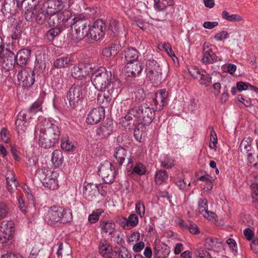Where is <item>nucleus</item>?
Segmentation results:
<instances>
[{"label": "nucleus", "instance_id": "ddd939ff", "mask_svg": "<svg viewBox=\"0 0 258 258\" xmlns=\"http://www.w3.org/2000/svg\"><path fill=\"white\" fill-rule=\"evenodd\" d=\"M14 223L12 221H4L0 223V243L5 244L12 238Z\"/></svg>", "mask_w": 258, "mask_h": 258}, {"label": "nucleus", "instance_id": "13d9d810", "mask_svg": "<svg viewBox=\"0 0 258 258\" xmlns=\"http://www.w3.org/2000/svg\"><path fill=\"white\" fill-rule=\"evenodd\" d=\"M251 86H253L249 83L247 82H238L236 84L237 89L239 92H241L246 90H251Z\"/></svg>", "mask_w": 258, "mask_h": 258}, {"label": "nucleus", "instance_id": "c03bdc74", "mask_svg": "<svg viewBox=\"0 0 258 258\" xmlns=\"http://www.w3.org/2000/svg\"><path fill=\"white\" fill-rule=\"evenodd\" d=\"M49 16L47 18L46 23L49 27H60L59 17L57 13L47 14Z\"/></svg>", "mask_w": 258, "mask_h": 258}, {"label": "nucleus", "instance_id": "603ef678", "mask_svg": "<svg viewBox=\"0 0 258 258\" xmlns=\"http://www.w3.org/2000/svg\"><path fill=\"white\" fill-rule=\"evenodd\" d=\"M123 219L126 223H128L132 227L136 226L139 223L138 217L135 214L130 215L127 219L123 218Z\"/></svg>", "mask_w": 258, "mask_h": 258}, {"label": "nucleus", "instance_id": "b1692460", "mask_svg": "<svg viewBox=\"0 0 258 258\" xmlns=\"http://www.w3.org/2000/svg\"><path fill=\"white\" fill-rule=\"evenodd\" d=\"M99 252L104 258H111L114 253L112 246L105 240H101L98 245Z\"/></svg>", "mask_w": 258, "mask_h": 258}, {"label": "nucleus", "instance_id": "6ab92c4d", "mask_svg": "<svg viewBox=\"0 0 258 258\" xmlns=\"http://www.w3.org/2000/svg\"><path fill=\"white\" fill-rule=\"evenodd\" d=\"M154 254L158 258H166L170 252L169 247L166 244L157 241L156 240L154 242Z\"/></svg>", "mask_w": 258, "mask_h": 258}, {"label": "nucleus", "instance_id": "4c0bfd02", "mask_svg": "<svg viewBox=\"0 0 258 258\" xmlns=\"http://www.w3.org/2000/svg\"><path fill=\"white\" fill-rule=\"evenodd\" d=\"M51 160L54 167L57 168L61 165L63 161V157L61 151L60 150L53 151L51 154Z\"/></svg>", "mask_w": 258, "mask_h": 258}, {"label": "nucleus", "instance_id": "f704fd0d", "mask_svg": "<svg viewBox=\"0 0 258 258\" xmlns=\"http://www.w3.org/2000/svg\"><path fill=\"white\" fill-rule=\"evenodd\" d=\"M154 8L158 12H164L167 7L172 6L174 4V0H154Z\"/></svg>", "mask_w": 258, "mask_h": 258}, {"label": "nucleus", "instance_id": "2eb2a0df", "mask_svg": "<svg viewBox=\"0 0 258 258\" xmlns=\"http://www.w3.org/2000/svg\"><path fill=\"white\" fill-rule=\"evenodd\" d=\"M105 117V109L103 106L93 108L88 114L86 121L90 124H96L99 123Z\"/></svg>", "mask_w": 258, "mask_h": 258}, {"label": "nucleus", "instance_id": "37998d69", "mask_svg": "<svg viewBox=\"0 0 258 258\" xmlns=\"http://www.w3.org/2000/svg\"><path fill=\"white\" fill-rule=\"evenodd\" d=\"M146 125L140 124L136 122L135 128L134 132V136L136 140L139 142H142V136L143 135L144 130Z\"/></svg>", "mask_w": 258, "mask_h": 258}, {"label": "nucleus", "instance_id": "1a4fd4ad", "mask_svg": "<svg viewBox=\"0 0 258 258\" xmlns=\"http://www.w3.org/2000/svg\"><path fill=\"white\" fill-rule=\"evenodd\" d=\"M25 16L28 21H35L39 24H44L46 23L49 15L46 13L43 6H37L34 9H27L25 13Z\"/></svg>", "mask_w": 258, "mask_h": 258}, {"label": "nucleus", "instance_id": "774afa93", "mask_svg": "<svg viewBox=\"0 0 258 258\" xmlns=\"http://www.w3.org/2000/svg\"><path fill=\"white\" fill-rule=\"evenodd\" d=\"M252 198L258 197V183H253L251 186Z\"/></svg>", "mask_w": 258, "mask_h": 258}, {"label": "nucleus", "instance_id": "9d476101", "mask_svg": "<svg viewBox=\"0 0 258 258\" xmlns=\"http://www.w3.org/2000/svg\"><path fill=\"white\" fill-rule=\"evenodd\" d=\"M38 177L45 188L54 190L58 187L56 173L47 169H42L38 172Z\"/></svg>", "mask_w": 258, "mask_h": 258}, {"label": "nucleus", "instance_id": "bb28decb", "mask_svg": "<svg viewBox=\"0 0 258 258\" xmlns=\"http://www.w3.org/2000/svg\"><path fill=\"white\" fill-rule=\"evenodd\" d=\"M206 43L204 45V50L202 62L205 64H212L218 61V56L211 48L206 50Z\"/></svg>", "mask_w": 258, "mask_h": 258}, {"label": "nucleus", "instance_id": "f257e3e1", "mask_svg": "<svg viewBox=\"0 0 258 258\" xmlns=\"http://www.w3.org/2000/svg\"><path fill=\"white\" fill-rule=\"evenodd\" d=\"M38 127L39 128L38 144L41 148H50L59 142L60 130L56 124L49 119L40 118Z\"/></svg>", "mask_w": 258, "mask_h": 258}, {"label": "nucleus", "instance_id": "6e6552de", "mask_svg": "<svg viewBox=\"0 0 258 258\" xmlns=\"http://www.w3.org/2000/svg\"><path fill=\"white\" fill-rule=\"evenodd\" d=\"M145 71L147 77L152 83L158 84L162 80L161 69L157 61L153 59H148L146 62Z\"/></svg>", "mask_w": 258, "mask_h": 258}, {"label": "nucleus", "instance_id": "f03ea898", "mask_svg": "<svg viewBox=\"0 0 258 258\" xmlns=\"http://www.w3.org/2000/svg\"><path fill=\"white\" fill-rule=\"evenodd\" d=\"M154 115L153 108L146 104H143L128 109L124 119L125 121H134L141 124L149 125L152 122Z\"/></svg>", "mask_w": 258, "mask_h": 258}, {"label": "nucleus", "instance_id": "f3484780", "mask_svg": "<svg viewBox=\"0 0 258 258\" xmlns=\"http://www.w3.org/2000/svg\"><path fill=\"white\" fill-rule=\"evenodd\" d=\"M168 96V92L165 89H161L156 94L153 99L155 106V111H160L163 107L167 104V100Z\"/></svg>", "mask_w": 258, "mask_h": 258}, {"label": "nucleus", "instance_id": "58836bf2", "mask_svg": "<svg viewBox=\"0 0 258 258\" xmlns=\"http://www.w3.org/2000/svg\"><path fill=\"white\" fill-rule=\"evenodd\" d=\"M121 24L116 20L112 19L110 21L108 29L109 34L111 36H115L119 33L121 29Z\"/></svg>", "mask_w": 258, "mask_h": 258}, {"label": "nucleus", "instance_id": "0e129e2a", "mask_svg": "<svg viewBox=\"0 0 258 258\" xmlns=\"http://www.w3.org/2000/svg\"><path fill=\"white\" fill-rule=\"evenodd\" d=\"M60 33V29L58 27L50 29L47 32L48 37L50 36L51 38L58 35Z\"/></svg>", "mask_w": 258, "mask_h": 258}, {"label": "nucleus", "instance_id": "423d86ee", "mask_svg": "<svg viewBox=\"0 0 258 258\" xmlns=\"http://www.w3.org/2000/svg\"><path fill=\"white\" fill-rule=\"evenodd\" d=\"M41 105V101L37 100L33 103L27 111H21L18 113V118L15 121L18 134H22L26 132L27 125L25 124L32 118V115L42 110Z\"/></svg>", "mask_w": 258, "mask_h": 258}, {"label": "nucleus", "instance_id": "393cba45", "mask_svg": "<svg viewBox=\"0 0 258 258\" xmlns=\"http://www.w3.org/2000/svg\"><path fill=\"white\" fill-rule=\"evenodd\" d=\"M31 51L28 49H22L18 51L16 56V62L18 66L23 67L28 63Z\"/></svg>", "mask_w": 258, "mask_h": 258}, {"label": "nucleus", "instance_id": "6e6d98bb", "mask_svg": "<svg viewBox=\"0 0 258 258\" xmlns=\"http://www.w3.org/2000/svg\"><path fill=\"white\" fill-rule=\"evenodd\" d=\"M248 140L250 141L249 138L246 139H244L241 141L239 146L241 152L247 153L250 151L251 147Z\"/></svg>", "mask_w": 258, "mask_h": 258}, {"label": "nucleus", "instance_id": "dca6fc26", "mask_svg": "<svg viewBox=\"0 0 258 258\" xmlns=\"http://www.w3.org/2000/svg\"><path fill=\"white\" fill-rule=\"evenodd\" d=\"M114 91V87L108 88L107 89L100 91V92L97 95V101L98 103L104 108L107 107L112 100L113 97V93Z\"/></svg>", "mask_w": 258, "mask_h": 258}, {"label": "nucleus", "instance_id": "79ce46f5", "mask_svg": "<svg viewBox=\"0 0 258 258\" xmlns=\"http://www.w3.org/2000/svg\"><path fill=\"white\" fill-rule=\"evenodd\" d=\"M168 175L166 170H159L155 174V181L157 184L165 182L168 179Z\"/></svg>", "mask_w": 258, "mask_h": 258}, {"label": "nucleus", "instance_id": "09e8293b", "mask_svg": "<svg viewBox=\"0 0 258 258\" xmlns=\"http://www.w3.org/2000/svg\"><path fill=\"white\" fill-rule=\"evenodd\" d=\"M114 252L118 255V258H131L132 254L124 246H121L118 250L114 251Z\"/></svg>", "mask_w": 258, "mask_h": 258}, {"label": "nucleus", "instance_id": "2f4dec72", "mask_svg": "<svg viewBox=\"0 0 258 258\" xmlns=\"http://www.w3.org/2000/svg\"><path fill=\"white\" fill-rule=\"evenodd\" d=\"M101 232L112 235L115 229V224L112 220H101L100 221Z\"/></svg>", "mask_w": 258, "mask_h": 258}, {"label": "nucleus", "instance_id": "7ed1b4c3", "mask_svg": "<svg viewBox=\"0 0 258 258\" xmlns=\"http://www.w3.org/2000/svg\"><path fill=\"white\" fill-rule=\"evenodd\" d=\"M72 220L73 216L70 209L56 206L50 207L44 217L45 222L51 225L58 223L66 224L71 222Z\"/></svg>", "mask_w": 258, "mask_h": 258}, {"label": "nucleus", "instance_id": "7c9ffc66", "mask_svg": "<svg viewBox=\"0 0 258 258\" xmlns=\"http://www.w3.org/2000/svg\"><path fill=\"white\" fill-rule=\"evenodd\" d=\"M85 69V64L83 63L74 66L71 69L72 77L74 79L83 80L87 75V73Z\"/></svg>", "mask_w": 258, "mask_h": 258}, {"label": "nucleus", "instance_id": "39448f33", "mask_svg": "<svg viewBox=\"0 0 258 258\" xmlns=\"http://www.w3.org/2000/svg\"><path fill=\"white\" fill-rule=\"evenodd\" d=\"M92 82L96 89L99 91L104 90L108 88L114 87V83L112 82V74L104 67H100L96 70L91 75Z\"/></svg>", "mask_w": 258, "mask_h": 258}, {"label": "nucleus", "instance_id": "aec40b11", "mask_svg": "<svg viewBox=\"0 0 258 258\" xmlns=\"http://www.w3.org/2000/svg\"><path fill=\"white\" fill-rule=\"evenodd\" d=\"M46 13H57L65 9L60 0H47L43 5Z\"/></svg>", "mask_w": 258, "mask_h": 258}, {"label": "nucleus", "instance_id": "72a5a7b5", "mask_svg": "<svg viewBox=\"0 0 258 258\" xmlns=\"http://www.w3.org/2000/svg\"><path fill=\"white\" fill-rule=\"evenodd\" d=\"M7 189L10 192H12L15 189H16L19 184L18 181L15 177V174L13 171H9L7 173Z\"/></svg>", "mask_w": 258, "mask_h": 258}, {"label": "nucleus", "instance_id": "a18cd8bd", "mask_svg": "<svg viewBox=\"0 0 258 258\" xmlns=\"http://www.w3.org/2000/svg\"><path fill=\"white\" fill-rule=\"evenodd\" d=\"M218 243L221 242L217 238L208 237L205 239V246L208 250H212Z\"/></svg>", "mask_w": 258, "mask_h": 258}, {"label": "nucleus", "instance_id": "4d7b16f0", "mask_svg": "<svg viewBox=\"0 0 258 258\" xmlns=\"http://www.w3.org/2000/svg\"><path fill=\"white\" fill-rule=\"evenodd\" d=\"M202 70L200 69L197 66H191L188 69V72L191 76L195 79L199 78Z\"/></svg>", "mask_w": 258, "mask_h": 258}, {"label": "nucleus", "instance_id": "c756f323", "mask_svg": "<svg viewBox=\"0 0 258 258\" xmlns=\"http://www.w3.org/2000/svg\"><path fill=\"white\" fill-rule=\"evenodd\" d=\"M65 10L63 11H59L57 13V15L58 17H59V21L60 24V27H62L63 26L68 27L69 26L72 25L73 21H72L71 22H69L71 16H72V12L70 10H67V9H64Z\"/></svg>", "mask_w": 258, "mask_h": 258}, {"label": "nucleus", "instance_id": "680f3d73", "mask_svg": "<svg viewBox=\"0 0 258 258\" xmlns=\"http://www.w3.org/2000/svg\"><path fill=\"white\" fill-rule=\"evenodd\" d=\"M197 258H204L207 256H210V254L202 248L198 249L195 252Z\"/></svg>", "mask_w": 258, "mask_h": 258}, {"label": "nucleus", "instance_id": "338daca9", "mask_svg": "<svg viewBox=\"0 0 258 258\" xmlns=\"http://www.w3.org/2000/svg\"><path fill=\"white\" fill-rule=\"evenodd\" d=\"M19 48L18 41L12 42V44L9 46V47L6 48V52L9 53L11 51H13L15 53V51H17Z\"/></svg>", "mask_w": 258, "mask_h": 258}, {"label": "nucleus", "instance_id": "cd10ccee", "mask_svg": "<svg viewBox=\"0 0 258 258\" xmlns=\"http://www.w3.org/2000/svg\"><path fill=\"white\" fill-rule=\"evenodd\" d=\"M5 55L2 58V67L6 71H9L14 66V63L16 61V55L13 51L9 53L6 52Z\"/></svg>", "mask_w": 258, "mask_h": 258}, {"label": "nucleus", "instance_id": "c9c22d12", "mask_svg": "<svg viewBox=\"0 0 258 258\" xmlns=\"http://www.w3.org/2000/svg\"><path fill=\"white\" fill-rule=\"evenodd\" d=\"M72 64V60L68 56L60 57L54 60L53 66L57 69H61L69 67Z\"/></svg>", "mask_w": 258, "mask_h": 258}, {"label": "nucleus", "instance_id": "e2e57ef3", "mask_svg": "<svg viewBox=\"0 0 258 258\" xmlns=\"http://www.w3.org/2000/svg\"><path fill=\"white\" fill-rule=\"evenodd\" d=\"M243 234L245 238L248 241L252 240L254 235V232L249 228L244 230Z\"/></svg>", "mask_w": 258, "mask_h": 258}, {"label": "nucleus", "instance_id": "4be33fe9", "mask_svg": "<svg viewBox=\"0 0 258 258\" xmlns=\"http://www.w3.org/2000/svg\"><path fill=\"white\" fill-rule=\"evenodd\" d=\"M134 162L131 158L128 159L126 170L127 172H131L132 174H137L139 175L145 174L147 170L145 166L141 162L136 163L133 167Z\"/></svg>", "mask_w": 258, "mask_h": 258}, {"label": "nucleus", "instance_id": "4468645a", "mask_svg": "<svg viewBox=\"0 0 258 258\" xmlns=\"http://www.w3.org/2000/svg\"><path fill=\"white\" fill-rule=\"evenodd\" d=\"M106 25L101 20H96L89 28L90 38L95 41L101 38L105 34Z\"/></svg>", "mask_w": 258, "mask_h": 258}, {"label": "nucleus", "instance_id": "0eeeda50", "mask_svg": "<svg viewBox=\"0 0 258 258\" xmlns=\"http://www.w3.org/2000/svg\"><path fill=\"white\" fill-rule=\"evenodd\" d=\"M72 21L74 29L72 32V39L74 40H81L89 35L88 21L84 19V16L80 15L75 17Z\"/></svg>", "mask_w": 258, "mask_h": 258}, {"label": "nucleus", "instance_id": "864d4df0", "mask_svg": "<svg viewBox=\"0 0 258 258\" xmlns=\"http://www.w3.org/2000/svg\"><path fill=\"white\" fill-rule=\"evenodd\" d=\"M161 166L167 169L171 168L173 166V160L168 156H165L161 160Z\"/></svg>", "mask_w": 258, "mask_h": 258}, {"label": "nucleus", "instance_id": "8fccbe9b", "mask_svg": "<svg viewBox=\"0 0 258 258\" xmlns=\"http://www.w3.org/2000/svg\"><path fill=\"white\" fill-rule=\"evenodd\" d=\"M21 27L20 25H17L13 29L11 37L15 41H19L21 37Z\"/></svg>", "mask_w": 258, "mask_h": 258}, {"label": "nucleus", "instance_id": "9b49d317", "mask_svg": "<svg viewBox=\"0 0 258 258\" xmlns=\"http://www.w3.org/2000/svg\"><path fill=\"white\" fill-rule=\"evenodd\" d=\"M98 172L106 183L111 184L114 181L116 171L110 162L105 161L101 163Z\"/></svg>", "mask_w": 258, "mask_h": 258}, {"label": "nucleus", "instance_id": "5701e85b", "mask_svg": "<svg viewBox=\"0 0 258 258\" xmlns=\"http://www.w3.org/2000/svg\"><path fill=\"white\" fill-rule=\"evenodd\" d=\"M19 7L17 0H5L1 12L6 16L8 14H14Z\"/></svg>", "mask_w": 258, "mask_h": 258}, {"label": "nucleus", "instance_id": "de8ad7c7", "mask_svg": "<svg viewBox=\"0 0 258 258\" xmlns=\"http://www.w3.org/2000/svg\"><path fill=\"white\" fill-rule=\"evenodd\" d=\"M61 147L62 149L67 151H72L75 147L74 143L71 141L68 138L61 139Z\"/></svg>", "mask_w": 258, "mask_h": 258}, {"label": "nucleus", "instance_id": "473e14b6", "mask_svg": "<svg viewBox=\"0 0 258 258\" xmlns=\"http://www.w3.org/2000/svg\"><path fill=\"white\" fill-rule=\"evenodd\" d=\"M123 54L127 62L138 61L139 52L136 48L128 47L124 49Z\"/></svg>", "mask_w": 258, "mask_h": 258}, {"label": "nucleus", "instance_id": "a878e982", "mask_svg": "<svg viewBox=\"0 0 258 258\" xmlns=\"http://www.w3.org/2000/svg\"><path fill=\"white\" fill-rule=\"evenodd\" d=\"M98 188L97 184L87 183V185H84L83 188V194L84 196L88 201L94 200L97 193Z\"/></svg>", "mask_w": 258, "mask_h": 258}, {"label": "nucleus", "instance_id": "20e7f679", "mask_svg": "<svg viewBox=\"0 0 258 258\" xmlns=\"http://www.w3.org/2000/svg\"><path fill=\"white\" fill-rule=\"evenodd\" d=\"M90 90L88 85L82 82L80 85H74L69 90L67 94V98L69 102L70 106L75 108L82 102L85 95H88L89 97L92 96V92H88Z\"/></svg>", "mask_w": 258, "mask_h": 258}, {"label": "nucleus", "instance_id": "49530a36", "mask_svg": "<svg viewBox=\"0 0 258 258\" xmlns=\"http://www.w3.org/2000/svg\"><path fill=\"white\" fill-rule=\"evenodd\" d=\"M198 210L199 213L202 215L203 214L208 215L207 214V211H208V201L206 199L202 198L199 200Z\"/></svg>", "mask_w": 258, "mask_h": 258}, {"label": "nucleus", "instance_id": "412c9836", "mask_svg": "<svg viewBox=\"0 0 258 258\" xmlns=\"http://www.w3.org/2000/svg\"><path fill=\"white\" fill-rule=\"evenodd\" d=\"M113 123L110 118H107L102 125L96 130V134L101 137L109 136L112 132Z\"/></svg>", "mask_w": 258, "mask_h": 258}, {"label": "nucleus", "instance_id": "f8f14e48", "mask_svg": "<svg viewBox=\"0 0 258 258\" xmlns=\"http://www.w3.org/2000/svg\"><path fill=\"white\" fill-rule=\"evenodd\" d=\"M34 72L29 69L19 71L17 74V79L20 85L25 88L31 87L35 82Z\"/></svg>", "mask_w": 258, "mask_h": 258}, {"label": "nucleus", "instance_id": "052dcab7", "mask_svg": "<svg viewBox=\"0 0 258 258\" xmlns=\"http://www.w3.org/2000/svg\"><path fill=\"white\" fill-rule=\"evenodd\" d=\"M229 37V35L227 31H222L216 33L215 36V39L217 41H222L223 39H226Z\"/></svg>", "mask_w": 258, "mask_h": 258}, {"label": "nucleus", "instance_id": "a19ab883", "mask_svg": "<svg viewBox=\"0 0 258 258\" xmlns=\"http://www.w3.org/2000/svg\"><path fill=\"white\" fill-rule=\"evenodd\" d=\"M198 79L199 83L205 87L210 86L212 83V77L204 70H202Z\"/></svg>", "mask_w": 258, "mask_h": 258}, {"label": "nucleus", "instance_id": "5fc2aeb1", "mask_svg": "<svg viewBox=\"0 0 258 258\" xmlns=\"http://www.w3.org/2000/svg\"><path fill=\"white\" fill-rule=\"evenodd\" d=\"M9 211V208L6 203L0 201V220L5 218Z\"/></svg>", "mask_w": 258, "mask_h": 258}, {"label": "nucleus", "instance_id": "e433bc0d", "mask_svg": "<svg viewBox=\"0 0 258 258\" xmlns=\"http://www.w3.org/2000/svg\"><path fill=\"white\" fill-rule=\"evenodd\" d=\"M71 253V249L68 244L66 243L64 245H63L62 243L59 244L57 251V254L59 258H72Z\"/></svg>", "mask_w": 258, "mask_h": 258}, {"label": "nucleus", "instance_id": "c85d7f7f", "mask_svg": "<svg viewBox=\"0 0 258 258\" xmlns=\"http://www.w3.org/2000/svg\"><path fill=\"white\" fill-rule=\"evenodd\" d=\"M127 154V150L123 147L119 146L116 147L113 155L114 158L116 160L114 163L119 166H121L124 162Z\"/></svg>", "mask_w": 258, "mask_h": 258}, {"label": "nucleus", "instance_id": "3c124183", "mask_svg": "<svg viewBox=\"0 0 258 258\" xmlns=\"http://www.w3.org/2000/svg\"><path fill=\"white\" fill-rule=\"evenodd\" d=\"M135 210L140 218H143L145 214V207L144 204L140 201H138L135 205Z\"/></svg>", "mask_w": 258, "mask_h": 258}, {"label": "nucleus", "instance_id": "69168bd1", "mask_svg": "<svg viewBox=\"0 0 258 258\" xmlns=\"http://www.w3.org/2000/svg\"><path fill=\"white\" fill-rule=\"evenodd\" d=\"M140 237V233L138 231L134 232L132 234L128 237L127 242L128 243L133 242L134 241H137L139 240Z\"/></svg>", "mask_w": 258, "mask_h": 258}, {"label": "nucleus", "instance_id": "a211bd4d", "mask_svg": "<svg viewBox=\"0 0 258 258\" xmlns=\"http://www.w3.org/2000/svg\"><path fill=\"white\" fill-rule=\"evenodd\" d=\"M143 68L138 61L127 62L125 73L128 80H132L138 76L142 71Z\"/></svg>", "mask_w": 258, "mask_h": 258}, {"label": "nucleus", "instance_id": "ea45409f", "mask_svg": "<svg viewBox=\"0 0 258 258\" xmlns=\"http://www.w3.org/2000/svg\"><path fill=\"white\" fill-rule=\"evenodd\" d=\"M120 46L116 44H112L109 47L105 48L102 50V54L106 57L115 56L119 51Z\"/></svg>", "mask_w": 258, "mask_h": 258}, {"label": "nucleus", "instance_id": "bf43d9fd", "mask_svg": "<svg viewBox=\"0 0 258 258\" xmlns=\"http://www.w3.org/2000/svg\"><path fill=\"white\" fill-rule=\"evenodd\" d=\"M237 100L247 107H250L252 105L251 99L242 95H238Z\"/></svg>", "mask_w": 258, "mask_h": 258}]
</instances>
